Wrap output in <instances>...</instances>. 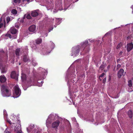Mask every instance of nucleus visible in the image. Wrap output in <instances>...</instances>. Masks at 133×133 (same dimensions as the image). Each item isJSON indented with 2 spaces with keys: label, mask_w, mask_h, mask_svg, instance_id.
I'll return each mask as SVG.
<instances>
[{
  "label": "nucleus",
  "mask_w": 133,
  "mask_h": 133,
  "mask_svg": "<svg viewBox=\"0 0 133 133\" xmlns=\"http://www.w3.org/2000/svg\"><path fill=\"white\" fill-rule=\"evenodd\" d=\"M88 41H86L84 42L82 46L83 47H84L85 46V47H87V48H88V47L87 46H88Z\"/></svg>",
  "instance_id": "19"
},
{
  "label": "nucleus",
  "mask_w": 133,
  "mask_h": 133,
  "mask_svg": "<svg viewBox=\"0 0 133 133\" xmlns=\"http://www.w3.org/2000/svg\"><path fill=\"white\" fill-rule=\"evenodd\" d=\"M111 79V77L110 76H109V81H110Z\"/></svg>",
  "instance_id": "38"
},
{
  "label": "nucleus",
  "mask_w": 133,
  "mask_h": 133,
  "mask_svg": "<svg viewBox=\"0 0 133 133\" xmlns=\"http://www.w3.org/2000/svg\"><path fill=\"white\" fill-rule=\"evenodd\" d=\"M89 49L88 48V49H87V51L85 52L86 53H87L88 52H89Z\"/></svg>",
  "instance_id": "37"
},
{
  "label": "nucleus",
  "mask_w": 133,
  "mask_h": 133,
  "mask_svg": "<svg viewBox=\"0 0 133 133\" xmlns=\"http://www.w3.org/2000/svg\"><path fill=\"white\" fill-rule=\"evenodd\" d=\"M6 21L7 22V23H8L10 21V18L9 17H7L6 18Z\"/></svg>",
  "instance_id": "28"
},
{
  "label": "nucleus",
  "mask_w": 133,
  "mask_h": 133,
  "mask_svg": "<svg viewBox=\"0 0 133 133\" xmlns=\"http://www.w3.org/2000/svg\"><path fill=\"white\" fill-rule=\"evenodd\" d=\"M131 8H132V13L133 14V5L132 6Z\"/></svg>",
  "instance_id": "40"
},
{
  "label": "nucleus",
  "mask_w": 133,
  "mask_h": 133,
  "mask_svg": "<svg viewBox=\"0 0 133 133\" xmlns=\"http://www.w3.org/2000/svg\"><path fill=\"white\" fill-rule=\"evenodd\" d=\"M37 81L34 79L33 77H31L29 79V81H27L28 84H29L31 85H34L36 83Z\"/></svg>",
  "instance_id": "5"
},
{
  "label": "nucleus",
  "mask_w": 133,
  "mask_h": 133,
  "mask_svg": "<svg viewBox=\"0 0 133 133\" xmlns=\"http://www.w3.org/2000/svg\"><path fill=\"white\" fill-rule=\"evenodd\" d=\"M26 15V14L24 15V17L20 20V22L21 23H23L24 22V19L25 18V16Z\"/></svg>",
  "instance_id": "25"
},
{
  "label": "nucleus",
  "mask_w": 133,
  "mask_h": 133,
  "mask_svg": "<svg viewBox=\"0 0 133 133\" xmlns=\"http://www.w3.org/2000/svg\"><path fill=\"white\" fill-rule=\"evenodd\" d=\"M36 26L35 25H33L31 26L29 28V30L32 32L34 31L36 29Z\"/></svg>",
  "instance_id": "12"
},
{
  "label": "nucleus",
  "mask_w": 133,
  "mask_h": 133,
  "mask_svg": "<svg viewBox=\"0 0 133 133\" xmlns=\"http://www.w3.org/2000/svg\"><path fill=\"white\" fill-rule=\"evenodd\" d=\"M53 29V28H52V30H52Z\"/></svg>",
  "instance_id": "49"
},
{
  "label": "nucleus",
  "mask_w": 133,
  "mask_h": 133,
  "mask_svg": "<svg viewBox=\"0 0 133 133\" xmlns=\"http://www.w3.org/2000/svg\"><path fill=\"white\" fill-rule=\"evenodd\" d=\"M36 133H40V132L39 131H37V132H36Z\"/></svg>",
  "instance_id": "43"
},
{
  "label": "nucleus",
  "mask_w": 133,
  "mask_h": 133,
  "mask_svg": "<svg viewBox=\"0 0 133 133\" xmlns=\"http://www.w3.org/2000/svg\"><path fill=\"white\" fill-rule=\"evenodd\" d=\"M2 94L4 97H9L11 95V91L5 85H2L1 86Z\"/></svg>",
  "instance_id": "1"
},
{
  "label": "nucleus",
  "mask_w": 133,
  "mask_h": 133,
  "mask_svg": "<svg viewBox=\"0 0 133 133\" xmlns=\"http://www.w3.org/2000/svg\"><path fill=\"white\" fill-rule=\"evenodd\" d=\"M120 67H121V65L120 64H118L117 65V66H116V68H117V69H118Z\"/></svg>",
  "instance_id": "31"
},
{
  "label": "nucleus",
  "mask_w": 133,
  "mask_h": 133,
  "mask_svg": "<svg viewBox=\"0 0 133 133\" xmlns=\"http://www.w3.org/2000/svg\"><path fill=\"white\" fill-rule=\"evenodd\" d=\"M60 122L59 121H56L55 122H54L52 124V128H57L58 127Z\"/></svg>",
  "instance_id": "7"
},
{
  "label": "nucleus",
  "mask_w": 133,
  "mask_h": 133,
  "mask_svg": "<svg viewBox=\"0 0 133 133\" xmlns=\"http://www.w3.org/2000/svg\"><path fill=\"white\" fill-rule=\"evenodd\" d=\"M26 17V18L28 19H30L31 18V17L30 14H28L27 15H26L25 17Z\"/></svg>",
  "instance_id": "24"
},
{
  "label": "nucleus",
  "mask_w": 133,
  "mask_h": 133,
  "mask_svg": "<svg viewBox=\"0 0 133 133\" xmlns=\"http://www.w3.org/2000/svg\"><path fill=\"white\" fill-rule=\"evenodd\" d=\"M15 27L16 28H19V26L18 25H15Z\"/></svg>",
  "instance_id": "35"
},
{
  "label": "nucleus",
  "mask_w": 133,
  "mask_h": 133,
  "mask_svg": "<svg viewBox=\"0 0 133 133\" xmlns=\"http://www.w3.org/2000/svg\"><path fill=\"white\" fill-rule=\"evenodd\" d=\"M24 76H25V75H24Z\"/></svg>",
  "instance_id": "57"
},
{
  "label": "nucleus",
  "mask_w": 133,
  "mask_h": 133,
  "mask_svg": "<svg viewBox=\"0 0 133 133\" xmlns=\"http://www.w3.org/2000/svg\"><path fill=\"white\" fill-rule=\"evenodd\" d=\"M0 56L1 57H3L4 56L5 58L6 59V60L7 61L8 58V55L6 53L4 52L3 50H1L0 51Z\"/></svg>",
  "instance_id": "4"
},
{
  "label": "nucleus",
  "mask_w": 133,
  "mask_h": 133,
  "mask_svg": "<svg viewBox=\"0 0 133 133\" xmlns=\"http://www.w3.org/2000/svg\"><path fill=\"white\" fill-rule=\"evenodd\" d=\"M78 0H77V1H78Z\"/></svg>",
  "instance_id": "60"
},
{
  "label": "nucleus",
  "mask_w": 133,
  "mask_h": 133,
  "mask_svg": "<svg viewBox=\"0 0 133 133\" xmlns=\"http://www.w3.org/2000/svg\"><path fill=\"white\" fill-rule=\"evenodd\" d=\"M29 60V58L27 57V56L24 55L23 57V61L24 62H26Z\"/></svg>",
  "instance_id": "14"
},
{
  "label": "nucleus",
  "mask_w": 133,
  "mask_h": 133,
  "mask_svg": "<svg viewBox=\"0 0 133 133\" xmlns=\"http://www.w3.org/2000/svg\"><path fill=\"white\" fill-rule=\"evenodd\" d=\"M86 49L85 48L84 49Z\"/></svg>",
  "instance_id": "59"
},
{
  "label": "nucleus",
  "mask_w": 133,
  "mask_h": 133,
  "mask_svg": "<svg viewBox=\"0 0 133 133\" xmlns=\"http://www.w3.org/2000/svg\"><path fill=\"white\" fill-rule=\"evenodd\" d=\"M128 115L130 118H132V111L129 110L128 112Z\"/></svg>",
  "instance_id": "15"
},
{
  "label": "nucleus",
  "mask_w": 133,
  "mask_h": 133,
  "mask_svg": "<svg viewBox=\"0 0 133 133\" xmlns=\"http://www.w3.org/2000/svg\"><path fill=\"white\" fill-rule=\"evenodd\" d=\"M104 71H105V72L106 71H105V70H104Z\"/></svg>",
  "instance_id": "55"
},
{
  "label": "nucleus",
  "mask_w": 133,
  "mask_h": 133,
  "mask_svg": "<svg viewBox=\"0 0 133 133\" xmlns=\"http://www.w3.org/2000/svg\"><path fill=\"white\" fill-rule=\"evenodd\" d=\"M127 51L128 52H129L133 48V44L132 43H130L127 44Z\"/></svg>",
  "instance_id": "6"
},
{
  "label": "nucleus",
  "mask_w": 133,
  "mask_h": 133,
  "mask_svg": "<svg viewBox=\"0 0 133 133\" xmlns=\"http://www.w3.org/2000/svg\"><path fill=\"white\" fill-rule=\"evenodd\" d=\"M8 122L10 124H11L12 123H11L10 121H8Z\"/></svg>",
  "instance_id": "41"
},
{
  "label": "nucleus",
  "mask_w": 133,
  "mask_h": 133,
  "mask_svg": "<svg viewBox=\"0 0 133 133\" xmlns=\"http://www.w3.org/2000/svg\"><path fill=\"white\" fill-rule=\"evenodd\" d=\"M20 51V48H17L15 51V54L17 56H18L19 55V52Z\"/></svg>",
  "instance_id": "18"
},
{
  "label": "nucleus",
  "mask_w": 133,
  "mask_h": 133,
  "mask_svg": "<svg viewBox=\"0 0 133 133\" xmlns=\"http://www.w3.org/2000/svg\"><path fill=\"white\" fill-rule=\"evenodd\" d=\"M105 75V73H102V74L99 76V78L100 77H102L104 75Z\"/></svg>",
  "instance_id": "29"
},
{
  "label": "nucleus",
  "mask_w": 133,
  "mask_h": 133,
  "mask_svg": "<svg viewBox=\"0 0 133 133\" xmlns=\"http://www.w3.org/2000/svg\"><path fill=\"white\" fill-rule=\"evenodd\" d=\"M122 45V44L121 43H119L118 45H117V46H116V48L117 49H119L121 47V46Z\"/></svg>",
  "instance_id": "23"
},
{
  "label": "nucleus",
  "mask_w": 133,
  "mask_h": 133,
  "mask_svg": "<svg viewBox=\"0 0 133 133\" xmlns=\"http://www.w3.org/2000/svg\"><path fill=\"white\" fill-rule=\"evenodd\" d=\"M86 49L85 48L84 49Z\"/></svg>",
  "instance_id": "58"
},
{
  "label": "nucleus",
  "mask_w": 133,
  "mask_h": 133,
  "mask_svg": "<svg viewBox=\"0 0 133 133\" xmlns=\"http://www.w3.org/2000/svg\"><path fill=\"white\" fill-rule=\"evenodd\" d=\"M122 52H120V53H121H121H122Z\"/></svg>",
  "instance_id": "54"
},
{
  "label": "nucleus",
  "mask_w": 133,
  "mask_h": 133,
  "mask_svg": "<svg viewBox=\"0 0 133 133\" xmlns=\"http://www.w3.org/2000/svg\"><path fill=\"white\" fill-rule=\"evenodd\" d=\"M17 133H22V131L21 130H20L17 131Z\"/></svg>",
  "instance_id": "32"
},
{
  "label": "nucleus",
  "mask_w": 133,
  "mask_h": 133,
  "mask_svg": "<svg viewBox=\"0 0 133 133\" xmlns=\"http://www.w3.org/2000/svg\"><path fill=\"white\" fill-rule=\"evenodd\" d=\"M23 76H21V77H22H22H23Z\"/></svg>",
  "instance_id": "56"
},
{
  "label": "nucleus",
  "mask_w": 133,
  "mask_h": 133,
  "mask_svg": "<svg viewBox=\"0 0 133 133\" xmlns=\"http://www.w3.org/2000/svg\"><path fill=\"white\" fill-rule=\"evenodd\" d=\"M120 61V59H118L117 60V62H118Z\"/></svg>",
  "instance_id": "39"
},
{
  "label": "nucleus",
  "mask_w": 133,
  "mask_h": 133,
  "mask_svg": "<svg viewBox=\"0 0 133 133\" xmlns=\"http://www.w3.org/2000/svg\"><path fill=\"white\" fill-rule=\"evenodd\" d=\"M53 29V28H52V30H52Z\"/></svg>",
  "instance_id": "52"
},
{
  "label": "nucleus",
  "mask_w": 133,
  "mask_h": 133,
  "mask_svg": "<svg viewBox=\"0 0 133 133\" xmlns=\"http://www.w3.org/2000/svg\"><path fill=\"white\" fill-rule=\"evenodd\" d=\"M11 13L14 14L16 15L17 13V11L16 9H14L11 11Z\"/></svg>",
  "instance_id": "20"
},
{
  "label": "nucleus",
  "mask_w": 133,
  "mask_h": 133,
  "mask_svg": "<svg viewBox=\"0 0 133 133\" xmlns=\"http://www.w3.org/2000/svg\"><path fill=\"white\" fill-rule=\"evenodd\" d=\"M53 29V28H52V30H52Z\"/></svg>",
  "instance_id": "50"
},
{
  "label": "nucleus",
  "mask_w": 133,
  "mask_h": 133,
  "mask_svg": "<svg viewBox=\"0 0 133 133\" xmlns=\"http://www.w3.org/2000/svg\"><path fill=\"white\" fill-rule=\"evenodd\" d=\"M6 36L10 38H11V35L10 34H7Z\"/></svg>",
  "instance_id": "30"
},
{
  "label": "nucleus",
  "mask_w": 133,
  "mask_h": 133,
  "mask_svg": "<svg viewBox=\"0 0 133 133\" xmlns=\"http://www.w3.org/2000/svg\"><path fill=\"white\" fill-rule=\"evenodd\" d=\"M19 65H21V63H19Z\"/></svg>",
  "instance_id": "48"
},
{
  "label": "nucleus",
  "mask_w": 133,
  "mask_h": 133,
  "mask_svg": "<svg viewBox=\"0 0 133 133\" xmlns=\"http://www.w3.org/2000/svg\"><path fill=\"white\" fill-rule=\"evenodd\" d=\"M7 71L6 68L5 66H3L1 69V73H5Z\"/></svg>",
  "instance_id": "17"
},
{
  "label": "nucleus",
  "mask_w": 133,
  "mask_h": 133,
  "mask_svg": "<svg viewBox=\"0 0 133 133\" xmlns=\"http://www.w3.org/2000/svg\"><path fill=\"white\" fill-rule=\"evenodd\" d=\"M38 14H39L36 10L33 11L31 13V15L33 17H36Z\"/></svg>",
  "instance_id": "13"
},
{
  "label": "nucleus",
  "mask_w": 133,
  "mask_h": 133,
  "mask_svg": "<svg viewBox=\"0 0 133 133\" xmlns=\"http://www.w3.org/2000/svg\"><path fill=\"white\" fill-rule=\"evenodd\" d=\"M11 77L13 79H15L16 80L18 79L16 73L15 71H13L11 72Z\"/></svg>",
  "instance_id": "9"
},
{
  "label": "nucleus",
  "mask_w": 133,
  "mask_h": 133,
  "mask_svg": "<svg viewBox=\"0 0 133 133\" xmlns=\"http://www.w3.org/2000/svg\"><path fill=\"white\" fill-rule=\"evenodd\" d=\"M53 29V28H52V30H52Z\"/></svg>",
  "instance_id": "51"
},
{
  "label": "nucleus",
  "mask_w": 133,
  "mask_h": 133,
  "mask_svg": "<svg viewBox=\"0 0 133 133\" xmlns=\"http://www.w3.org/2000/svg\"><path fill=\"white\" fill-rule=\"evenodd\" d=\"M122 52H120V53H121H121H122Z\"/></svg>",
  "instance_id": "53"
},
{
  "label": "nucleus",
  "mask_w": 133,
  "mask_h": 133,
  "mask_svg": "<svg viewBox=\"0 0 133 133\" xmlns=\"http://www.w3.org/2000/svg\"><path fill=\"white\" fill-rule=\"evenodd\" d=\"M14 89L13 97L15 98H17L20 96L21 94V90L17 85H16L14 87Z\"/></svg>",
  "instance_id": "2"
},
{
  "label": "nucleus",
  "mask_w": 133,
  "mask_h": 133,
  "mask_svg": "<svg viewBox=\"0 0 133 133\" xmlns=\"http://www.w3.org/2000/svg\"><path fill=\"white\" fill-rule=\"evenodd\" d=\"M10 31L11 34H15L17 32L16 29L14 27H11L10 29Z\"/></svg>",
  "instance_id": "11"
},
{
  "label": "nucleus",
  "mask_w": 133,
  "mask_h": 133,
  "mask_svg": "<svg viewBox=\"0 0 133 133\" xmlns=\"http://www.w3.org/2000/svg\"><path fill=\"white\" fill-rule=\"evenodd\" d=\"M6 81V78L4 75L0 76V82L1 83H5Z\"/></svg>",
  "instance_id": "8"
},
{
  "label": "nucleus",
  "mask_w": 133,
  "mask_h": 133,
  "mask_svg": "<svg viewBox=\"0 0 133 133\" xmlns=\"http://www.w3.org/2000/svg\"><path fill=\"white\" fill-rule=\"evenodd\" d=\"M5 133H10V132H9V131H8L5 130Z\"/></svg>",
  "instance_id": "34"
},
{
  "label": "nucleus",
  "mask_w": 133,
  "mask_h": 133,
  "mask_svg": "<svg viewBox=\"0 0 133 133\" xmlns=\"http://www.w3.org/2000/svg\"><path fill=\"white\" fill-rule=\"evenodd\" d=\"M21 0H14V1L15 3H19L20 2Z\"/></svg>",
  "instance_id": "26"
},
{
  "label": "nucleus",
  "mask_w": 133,
  "mask_h": 133,
  "mask_svg": "<svg viewBox=\"0 0 133 133\" xmlns=\"http://www.w3.org/2000/svg\"><path fill=\"white\" fill-rule=\"evenodd\" d=\"M36 43L37 44H41L42 42V39L41 38H37L36 40Z\"/></svg>",
  "instance_id": "16"
},
{
  "label": "nucleus",
  "mask_w": 133,
  "mask_h": 133,
  "mask_svg": "<svg viewBox=\"0 0 133 133\" xmlns=\"http://www.w3.org/2000/svg\"><path fill=\"white\" fill-rule=\"evenodd\" d=\"M106 78H105L103 79V80L102 82L103 83H105L106 81Z\"/></svg>",
  "instance_id": "27"
},
{
  "label": "nucleus",
  "mask_w": 133,
  "mask_h": 133,
  "mask_svg": "<svg viewBox=\"0 0 133 133\" xmlns=\"http://www.w3.org/2000/svg\"><path fill=\"white\" fill-rule=\"evenodd\" d=\"M57 19H59V21H61L62 20V19L60 18H58Z\"/></svg>",
  "instance_id": "42"
},
{
  "label": "nucleus",
  "mask_w": 133,
  "mask_h": 133,
  "mask_svg": "<svg viewBox=\"0 0 133 133\" xmlns=\"http://www.w3.org/2000/svg\"><path fill=\"white\" fill-rule=\"evenodd\" d=\"M110 65H108V66H107V69H109L110 68Z\"/></svg>",
  "instance_id": "36"
},
{
  "label": "nucleus",
  "mask_w": 133,
  "mask_h": 133,
  "mask_svg": "<svg viewBox=\"0 0 133 133\" xmlns=\"http://www.w3.org/2000/svg\"><path fill=\"white\" fill-rule=\"evenodd\" d=\"M30 0H27L26 1L27 2H29Z\"/></svg>",
  "instance_id": "44"
},
{
  "label": "nucleus",
  "mask_w": 133,
  "mask_h": 133,
  "mask_svg": "<svg viewBox=\"0 0 133 133\" xmlns=\"http://www.w3.org/2000/svg\"><path fill=\"white\" fill-rule=\"evenodd\" d=\"M105 66L103 65H101L99 67V70H102L105 68Z\"/></svg>",
  "instance_id": "21"
},
{
  "label": "nucleus",
  "mask_w": 133,
  "mask_h": 133,
  "mask_svg": "<svg viewBox=\"0 0 133 133\" xmlns=\"http://www.w3.org/2000/svg\"><path fill=\"white\" fill-rule=\"evenodd\" d=\"M3 23H1L0 24V29L3 26Z\"/></svg>",
  "instance_id": "33"
},
{
  "label": "nucleus",
  "mask_w": 133,
  "mask_h": 133,
  "mask_svg": "<svg viewBox=\"0 0 133 133\" xmlns=\"http://www.w3.org/2000/svg\"><path fill=\"white\" fill-rule=\"evenodd\" d=\"M129 36H128V37H127V39H129Z\"/></svg>",
  "instance_id": "47"
},
{
  "label": "nucleus",
  "mask_w": 133,
  "mask_h": 133,
  "mask_svg": "<svg viewBox=\"0 0 133 133\" xmlns=\"http://www.w3.org/2000/svg\"><path fill=\"white\" fill-rule=\"evenodd\" d=\"M128 85L130 87H131L132 86V81L131 80H129L128 82Z\"/></svg>",
  "instance_id": "22"
},
{
  "label": "nucleus",
  "mask_w": 133,
  "mask_h": 133,
  "mask_svg": "<svg viewBox=\"0 0 133 133\" xmlns=\"http://www.w3.org/2000/svg\"><path fill=\"white\" fill-rule=\"evenodd\" d=\"M80 51V46L79 45L72 48V56H76L79 52Z\"/></svg>",
  "instance_id": "3"
},
{
  "label": "nucleus",
  "mask_w": 133,
  "mask_h": 133,
  "mask_svg": "<svg viewBox=\"0 0 133 133\" xmlns=\"http://www.w3.org/2000/svg\"><path fill=\"white\" fill-rule=\"evenodd\" d=\"M1 21H2V19H1V18L0 19V23L1 22Z\"/></svg>",
  "instance_id": "45"
},
{
  "label": "nucleus",
  "mask_w": 133,
  "mask_h": 133,
  "mask_svg": "<svg viewBox=\"0 0 133 133\" xmlns=\"http://www.w3.org/2000/svg\"><path fill=\"white\" fill-rule=\"evenodd\" d=\"M124 70L123 69H121L118 71V77L119 78L121 77L122 76H123L124 74Z\"/></svg>",
  "instance_id": "10"
},
{
  "label": "nucleus",
  "mask_w": 133,
  "mask_h": 133,
  "mask_svg": "<svg viewBox=\"0 0 133 133\" xmlns=\"http://www.w3.org/2000/svg\"><path fill=\"white\" fill-rule=\"evenodd\" d=\"M52 45H53V46H54V44L53 43H52Z\"/></svg>",
  "instance_id": "46"
}]
</instances>
